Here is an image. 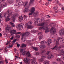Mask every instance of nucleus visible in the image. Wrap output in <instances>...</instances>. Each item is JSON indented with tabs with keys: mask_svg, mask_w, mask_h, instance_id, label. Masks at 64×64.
Returning a JSON list of instances; mask_svg holds the SVG:
<instances>
[{
	"mask_svg": "<svg viewBox=\"0 0 64 64\" xmlns=\"http://www.w3.org/2000/svg\"><path fill=\"white\" fill-rule=\"evenodd\" d=\"M2 14H0V19L2 18Z\"/></svg>",
	"mask_w": 64,
	"mask_h": 64,
	"instance_id": "nucleus-56",
	"label": "nucleus"
},
{
	"mask_svg": "<svg viewBox=\"0 0 64 64\" xmlns=\"http://www.w3.org/2000/svg\"><path fill=\"white\" fill-rule=\"evenodd\" d=\"M60 32H64V29L62 28L60 30Z\"/></svg>",
	"mask_w": 64,
	"mask_h": 64,
	"instance_id": "nucleus-34",
	"label": "nucleus"
},
{
	"mask_svg": "<svg viewBox=\"0 0 64 64\" xmlns=\"http://www.w3.org/2000/svg\"><path fill=\"white\" fill-rule=\"evenodd\" d=\"M44 62L45 63V64H49L50 63L49 61L46 60H45L44 61Z\"/></svg>",
	"mask_w": 64,
	"mask_h": 64,
	"instance_id": "nucleus-31",
	"label": "nucleus"
},
{
	"mask_svg": "<svg viewBox=\"0 0 64 64\" xmlns=\"http://www.w3.org/2000/svg\"><path fill=\"white\" fill-rule=\"evenodd\" d=\"M62 48V46H59L58 48V49H61V48Z\"/></svg>",
	"mask_w": 64,
	"mask_h": 64,
	"instance_id": "nucleus-61",
	"label": "nucleus"
},
{
	"mask_svg": "<svg viewBox=\"0 0 64 64\" xmlns=\"http://www.w3.org/2000/svg\"><path fill=\"white\" fill-rule=\"evenodd\" d=\"M45 25V23H43L41 24H39V26H44Z\"/></svg>",
	"mask_w": 64,
	"mask_h": 64,
	"instance_id": "nucleus-35",
	"label": "nucleus"
},
{
	"mask_svg": "<svg viewBox=\"0 0 64 64\" xmlns=\"http://www.w3.org/2000/svg\"><path fill=\"white\" fill-rule=\"evenodd\" d=\"M32 22H29L28 23H26V26L27 28L28 29H32L33 28V26H29V25H31Z\"/></svg>",
	"mask_w": 64,
	"mask_h": 64,
	"instance_id": "nucleus-4",
	"label": "nucleus"
},
{
	"mask_svg": "<svg viewBox=\"0 0 64 64\" xmlns=\"http://www.w3.org/2000/svg\"><path fill=\"white\" fill-rule=\"evenodd\" d=\"M23 50H24L23 49H21L20 50V52L22 53L21 54V55H23V56H24V52H23Z\"/></svg>",
	"mask_w": 64,
	"mask_h": 64,
	"instance_id": "nucleus-26",
	"label": "nucleus"
},
{
	"mask_svg": "<svg viewBox=\"0 0 64 64\" xmlns=\"http://www.w3.org/2000/svg\"><path fill=\"white\" fill-rule=\"evenodd\" d=\"M7 2H4L1 5V7H2V8H4V7H6V6H7Z\"/></svg>",
	"mask_w": 64,
	"mask_h": 64,
	"instance_id": "nucleus-13",
	"label": "nucleus"
},
{
	"mask_svg": "<svg viewBox=\"0 0 64 64\" xmlns=\"http://www.w3.org/2000/svg\"><path fill=\"white\" fill-rule=\"evenodd\" d=\"M22 3L20 2L18 3V7H20L21 5H23L24 6V7H26V6H27V4H28V2H24L23 4L22 2Z\"/></svg>",
	"mask_w": 64,
	"mask_h": 64,
	"instance_id": "nucleus-6",
	"label": "nucleus"
},
{
	"mask_svg": "<svg viewBox=\"0 0 64 64\" xmlns=\"http://www.w3.org/2000/svg\"><path fill=\"white\" fill-rule=\"evenodd\" d=\"M26 59L25 58H24L23 60L24 62L26 63V64H28V63H29V62H30V59L27 58H26Z\"/></svg>",
	"mask_w": 64,
	"mask_h": 64,
	"instance_id": "nucleus-10",
	"label": "nucleus"
},
{
	"mask_svg": "<svg viewBox=\"0 0 64 64\" xmlns=\"http://www.w3.org/2000/svg\"><path fill=\"white\" fill-rule=\"evenodd\" d=\"M50 54V52L49 51H48L46 52L47 55H49V54Z\"/></svg>",
	"mask_w": 64,
	"mask_h": 64,
	"instance_id": "nucleus-49",
	"label": "nucleus"
},
{
	"mask_svg": "<svg viewBox=\"0 0 64 64\" xmlns=\"http://www.w3.org/2000/svg\"><path fill=\"white\" fill-rule=\"evenodd\" d=\"M32 48L34 49L35 51H38V48L36 47H33Z\"/></svg>",
	"mask_w": 64,
	"mask_h": 64,
	"instance_id": "nucleus-33",
	"label": "nucleus"
},
{
	"mask_svg": "<svg viewBox=\"0 0 64 64\" xmlns=\"http://www.w3.org/2000/svg\"><path fill=\"white\" fill-rule=\"evenodd\" d=\"M5 61L6 62V64H8V61L6 59H5Z\"/></svg>",
	"mask_w": 64,
	"mask_h": 64,
	"instance_id": "nucleus-50",
	"label": "nucleus"
},
{
	"mask_svg": "<svg viewBox=\"0 0 64 64\" xmlns=\"http://www.w3.org/2000/svg\"><path fill=\"white\" fill-rule=\"evenodd\" d=\"M27 17V16L26 15H24V16L23 17L22 16H20L19 17V20L20 21V22H21L23 20H25V19H26V18Z\"/></svg>",
	"mask_w": 64,
	"mask_h": 64,
	"instance_id": "nucleus-7",
	"label": "nucleus"
},
{
	"mask_svg": "<svg viewBox=\"0 0 64 64\" xmlns=\"http://www.w3.org/2000/svg\"><path fill=\"white\" fill-rule=\"evenodd\" d=\"M52 64H57V63H56V62H52Z\"/></svg>",
	"mask_w": 64,
	"mask_h": 64,
	"instance_id": "nucleus-63",
	"label": "nucleus"
},
{
	"mask_svg": "<svg viewBox=\"0 0 64 64\" xmlns=\"http://www.w3.org/2000/svg\"><path fill=\"white\" fill-rule=\"evenodd\" d=\"M59 40H60V42L62 43H64V39H63L62 38H59L58 39V42H56V44L58 45H59V42H58V41H59Z\"/></svg>",
	"mask_w": 64,
	"mask_h": 64,
	"instance_id": "nucleus-9",
	"label": "nucleus"
},
{
	"mask_svg": "<svg viewBox=\"0 0 64 64\" xmlns=\"http://www.w3.org/2000/svg\"><path fill=\"white\" fill-rule=\"evenodd\" d=\"M49 5V2H46V6H47Z\"/></svg>",
	"mask_w": 64,
	"mask_h": 64,
	"instance_id": "nucleus-58",
	"label": "nucleus"
},
{
	"mask_svg": "<svg viewBox=\"0 0 64 64\" xmlns=\"http://www.w3.org/2000/svg\"><path fill=\"white\" fill-rule=\"evenodd\" d=\"M26 46L27 45H26V44H23L22 45L21 47H26Z\"/></svg>",
	"mask_w": 64,
	"mask_h": 64,
	"instance_id": "nucleus-41",
	"label": "nucleus"
},
{
	"mask_svg": "<svg viewBox=\"0 0 64 64\" xmlns=\"http://www.w3.org/2000/svg\"><path fill=\"white\" fill-rule=\"evenodd\" d=\"M32 64H37V62H36V63H35V61L33 60L32 61Z\"/></svg>",
	"mask_w": 64,
	"mask_h": 64,
	"instance_id": "nucleus-47",
	"label": "nucleus"
},
{
	"mask_svg": "<svg viewBox=\"0 0 64 64\" xmlns=\"http://www.w3.org/2000/svg\"><path fill=\"white\" fill-rule=\"evenodd\" d=\"M54 57V56L52 54H50V55L48 56L47 57V58L49 59H51L52 58H53Z\"/></svg>",
	"mask_w": 64,
	"mask_h": 64,
	"instance_id": "nucleus-16",
	"label": "nucleus"
},
{
	"mask_svg": "<svg viewBox=\"0 0 64 64\" xmlns=\"http://www.w3.org/2000/svg\"><path fill=\"white\" fill-rule=\"evenodd\" d=\"M43 61H44L43 59L42 58L39 60V62H43Z\"/></svg>",
	"mask_w": 64,
	"mask_h": 64,
	"instance_id": "nucleus-40",
	"label": "nucleus"
},
{
	"mask_svg": "<svg viewBox=\"0 0 64 64\" xmlns=\"http://www.w3.org/2000/svg\"><path fill=\"white\" fill-rule=\"evenodd\" d=\"M16 37L17 39H19L20 38V36L19 35H17L16 36Z\"/></svg>",
	"mask_w": 64,
	"mask_h": 64,
	"instance_id": "nucleus-38",
	"label": "nucleus"
},
{
	"mask_svg": "<svg viewBox=\"0 0 64 64\" xmlns=\"http://www.w3.org/2000/svg\"><path fill=\"white\" fill-rule=\"evenodd\" d=\"M10 32H16V30H10Z\"/></svg>",
	"mask_w": 64,
	"mask_h": 64,
	"instance_id": "nucleus-32",
	"label": "nucleus"
},
{
	"mask_svg": "<svg viewBox=\"0 0 64 64\" xmlns=\"http://www.w3.org/2000/svg\"><path fill=\"white\" fill-rule=\"evenodd\" d=\"M60 51L61 52L60 54L62 55H64V49H62Z\"/></svg>",
	"mask_w": 64,
	"mask_h": 64,
	"instance_id": "nucleus-24",
	"label": "nucleus"
},
{
	"mask_svg": "<svg viewBox=\"0 0 64 64\" xmlns=\"http://www.w3.org/2000/svg\"><path fill=\"white\" fill-rule=\"evenodd\" d=\"M50 31L52 32H56V28L54 29L53 27H52L51 28L50 30Z\"/></svg>",
	"mask_w": 64,
	"mask_h": 64,
	"instance_id": "nucleus-19",
	"label": "nucleus"
},
{
	"mask_svg": "<svg viewBox=\"0 0 64 64\" xmlns=\"http://www.w3.org/2000/svg\"><path fill=\"white\" fill-rule=\"evenodd\" d=\"M55 32H50V34L51 35H54V34H55Z\"/></svg>",
	"mask_w": 64,
	"mask_h": 64,
	"instance_id": "nucleus-53",
	"label": "nucleus"
},
{
	"mask_svg": "<svg viewBox=\"0 0 64 64\" xmlns=\"http://www.w3.org/2000/svg\"><path fill=\"white\" fill-rule=\"evenodd\" d=\"M12 34L10 35V40H12L13 39V36H12V35H14V34H15L16 35H17L18 34H19L21 33L20 32H10Z\"/></svg>",
	"mask_w": 64,
	"mask_h": 64,
	"instance_id": "nucleus-5",
	"label": "nucleus"
},
{
	"mask_svg": "<svg viewBox=\"0 0 64 64\" xmlns=\"http://www.w3.org/2000/svg\"><path fill=\"white\" fill-rule=\"evenodd\" d=\"M46 16L47 18H50V16L48 15H46Z\"/></svg>",
	"mask_w": 64,
	"mask_h": 64,
	"instance_id": "nucleus-54",
	"label": "nucleus"
},
{
	"mask_svg": "<svg viewBox=\"0 0 64 64\" xmlns=\"http://www.w3.org/2000/svg\"><path fill=\"white\" fill-rule=\"evenodd\" d=\"M53 10H57L58 9V8L57 7H56L53 8Z\"/></svg>",
	"mask_w": 64,
	"mask_h": 64,
	"instance_id": "nucleus-45",
	"label": "nucleus"
},
{
	"mask_svg": "<svg viewBox=\"0 0 64 64\" xmlns=\"http://www.w3.org/2000/svg\"><path fill=\"white\" fill-rule=\"evenodd\" d=\"M59 34L60 35H64V32H59Z\"/></svg>",
	"mask_w": 64,
	"mask_h": 64,
	"instance_id": "nucleus-36",
	"label": "nucleus"
},
{
	"mask_svg": "<svg viewBox=\"0 0 64 64\" xmlns=\"http://www.w3.org/2000/svg\"><path fill=\"white\" fill-rule=\"evenodd\" d=\"M57 46H55L53 48H52V50H53V49H54L55 48H57Z\"/></svg>",
	"mask_w": 64,
	"mask_h": 64,
	"instance_id": "nucleus-51",
	"label": "nucleus"
},
{
	"mask_svg": "<svg viewBox=\"0 0 64 64\" xmlns=\"http://www.w3.org/2000/svg\"><path fill=\"white\" fill-rule=\"evenodd\" d=\"M17 41V39H15L14 40L12 41L13 43H15Z\"/></svg>",
	"mask_w": 64,
	"mask_h": 64,
	"instance_id": "nucleus-52",
	"label": "nucleus"
},
{
	"mask_svg": "<svg viewBox=\"0 0 64 64\" xmlns=\"http://www.w3.org/2000/svg\"><path fill=\"white\" fill-rule=\"evenodd\" d=\"M17 47H19L20 46V44H17Z\"/></svg>",
	"mask_w": 64,
	"mask_h": 64,
	"instance_id": "nucleus-62",
	"label": "nucleus"
},
{
	"mask_svg": "<svg viewBox=\"0 0 64 64\" xmlns=\"http://www.w3.org/2000/svg\"><path fill=\"white\" fill-rule=\"evenodd\" d=\"M34 22L35 23H38V22L37 21V18L34 19Z\"/></svg>",
	"mask_w": 64,
	"mask_h": 64,
	"instance_id": "nucleus-30",
	"label": "nucleus"
},
{
	"mask_svg": "<svg viewBox=\"0 0 64 64\" xmlns=\"http://www.w3.org/2000/svg\"><path fill=\"white\" fill-rule=\"evenodd\" d=\"M52 43V40L50 39H48V41L46 42V44L48 46H49L50 43Z\"/></svg>",
	"mask_w": 64,
	"mask_h": 64,
	"instance_id": "nucleus-12",
	"label": "nucleus"
},
{
	"mask_svg": "<svg viewBox=\"0 0 64 64\" xmlns=\"http://www.w3.org/2000/svg\"><path fill=\"white\" fill-rule=\"evenodd\" d=\"M56 60L58 62L59 61H61V58H57L56 59Z\"/></svg>",
	"mask_w": 64,
	"mask_h": 64,
	"instance_id": "nucleus-46",
	"label": "nucleus"
},
{
	"mask_svg": "<svg viewBox=\"0 0 64 64\" xmlns=\"http://www.w3.org/2000/svg\"><path fill=\"white\" fill-rule=\"evenodd\" d=\"M43 38V36L42 34H40L39 37V38L40 40H41Z\"/></svg>",
	"mask_w": 64,
	"mask_h": 64,
	"instance_id": "nucleus-27",
	"label": "nucleus"
},
{
	"mask_svg": "<svg viewBox=\"0 0 64 64\" xmlns=\"http://www.w3.org/2000/svg\"><path fill=\"white\" fill-rule=\"evenodd\" d=\"M30 33L29 32H26L25 33L22 32L20 34V35H21L22 37L21 38V40H22L23 42H25L26 41V38H23V37H27L29 35H30Z\"/></svg>",
	"mask_w": 64,
	"mask_h": 64,
	"instance_id": "nucleus-2",
	"label": "nucleus"
},
{
	"mask_svg": "<svg viewBox=\"0 0 64 64\" xmlns=\"http://www.w3.org/2000/svg\"><path fill=\"white\" fill-rule=\"evenodd\" d=\"M30 11V10L28 9V8H25L24 10V13H26V12H28Z\"/></svg>",
	"mask_w": 64,
	"mask_h": 64,
	"instance_id": "nucleus-21",
	"label": "nucleus"
},
{
	"mask_svg": "<svg viewBox=\"0 0 64 64\" xmlns=\"http://www.w3.org/2000/svg\"><path fill=\"white\" fill-rule=\"evenodd\" d=\"M12 46H13L12 45H10L9 46V47L10 48H12Z\"/></svg>",
	"mask_w": 64,
	"mask_h": 64,
	"instance_id": "nucleus-59",
	"label": "nucleus"
},
{
	"mask_svg": "<svg viewBox=\"0 0 64 64\" xmlns=\"http://www.w3.org/2000/svg\"><path fill=\"white\" fill-rule=\"evenodd\" d=\"M16 26L17 28H19V29L20 30H22L23 28V26L22 25V24H18L16 25Z\"/></svg>",
	"mask_w": 64,
	"mask_h": 64,
	"instance_id": "nucleus-8",
	"label": "nucleus"
},
{
	"mask_svg": "<svg viewBox=\"0 0 64 64\" xmlns=\"http://www.w3.org/2000/svg\"><path fill=\"white\" fill-rule=\"evenodd\" d=\"M39 48H40V49H43V48H44L46 47V46L45 45H41L40 46L38 47Z\"/></svg>",
	"mask_w": 64,
	"mask_h": 64,
	"instance_id": "nucleus-20",
	"label": "nucleus"
},
{
	"mask_svg": "<svg viewBox=\"0 0 64 64\" xmlns=\"http://www.w3.org/2000/svg\"><path fill=\"white\" fill-rule=\"evenodd\" d=\"M48 28H46V27L44 26H42L39 28L38 29L39 30H41V29H43V30H45V29H46L45 32H49V30H47V29Z\"/></svg>",
	"mask_w": 64,
	"mask_h": 64,
	"instance_id": "nucleus-11",
	"label": "nucleus"
},
{
	"mask_svg": "<svg viewBox=\"0 0 64 64\" xmlns=\"http://www.w3.org/2000/svg\"><path fill=\"white\" fill-rule=\"evenodd\" d=\"M37 32V31L35 30H32L31 31V32Z\"/></svg>",
	"mask_w": 64,
	"mask_h": 64,
	"instance_id": "nucleus-42",
	"label": "nucleus"
},
{
	"mask_svg": "<svg viewBox=\"0 0 64 64\" xmlns=\"http://www.w3.org/2000/svg\"><path fill=\"white\" fill-rule=\"evenodd\" d=\"M62 59H63V60H64V56L62 57Z\"/></svg>",
	"mask_w": 64,
	"mask_h": 64,
	"instance_id": "nucleus-64",
	"label": "nucleus"
},
{
	"mask_svg": "<svg viewBox=\"0 0 64 64\" xmlns=\"http://www.w3.org/2000/svg\"><path fill=\"white\" fill-rule=\"evenodd\" d=\"M34 0H30V5H33V3Z\"/></svg>",
	"mask_w": 64,
	"mask_h": 64,
	"instance_id": "nucleus-28",
	"label": "nucleus"
},
{
	"mask_svg": "<svg viewBox=\"0 0 64 64\" xmlns=\"http://www.w3.org/2000/svg\"><path fill=\"white\" fill-rule=\"evenodd\" d=\"M12 13V11L10 10H8L7 12L4 13L3 15V16H4V17L6 18V16L7 17L5 19V21L6 22H8V21H10V18L9 17H10V15H11Z\"/></svg>",
	"mask_w": 64,
	"mask_h": 64,
	"instance_id": "nucleus-1",
	"label": "nucleus"
},
{
	"mask_svg": "<svg viewBox=\"0 0 64 64\" xmlns=\"http://www.w3.org/2000/svg\"><path fill=\"white\" fill-rule=\"evenodd\" d=\"M59 5L61 8L62 10H64V6L61 3H59Z\"/></svg>",
	"mask_w": 64,
	"mask_h": 64,
	"instance_id": "nucleus-22",
	"label": "nucleus"
},
{
	"mask_svg": "<svg viewBox=\"0 0 64 64\" xmlns=\"http://www.w3.org/2000/svg\"><path fill=\"white\" fill-rule=\"evenodd\" d=\"M40 43L42 44H44V43H46V41L44 40L41 42Z\"/></svg>",
	"mask_w": 64,
	"mask_h": 64,
	"instance_id": "nucleus-39",
	"label": "nucleus"
},
{
	"mask_svg": "<svg viewBox=\"0 0 64 64\" xmlns=\"http://www.w3.org/2000/svg\"><path fill=\"white\" fill-rule=\"evenodd\" d=\"M7 2L9 4H13L14 3V1L12 0H7Z\"/></svg>",
	"mask_w": 64,
	"mask_h": 64,
	"instance_id": "nucleus-15",
	"label": "nucleus"
},
{
	"mask_svg": "<svg viewBox=\"0 0 64 64\" xmlns=\"http://www.w3.org/2000/svg\"><path fill=\"white\" fill-rule=\"evenodd\" d=\"M31 40H27L26 41L27 44H28V45H30L31 44Z\"/></svg>",
	"mask_w": 64,
	"mask_h": 64,
	"instance_id": "nucleus-25",
	"label": "nucleus"
},
{
	"mask_svg": "<svg viewBox=\"0 0 64 64\" xmlns=\"http://www.w3.org/2000/svg\"><path fill=\"white\" fill-rule=\"evenodd\" d=\"M31 13H33L34 11H35V8H32L30 11Z\"/></svg>",
	"mask_w": 64,
	"mask_h": 64,
	"instance_id": "nucleus-18",
	"label": "nucleus"
},
{
	"mask_svg": "<svg viewBox=\"0 0 64 64\" xmlns=\"http://www.w3.org/2000/svg\"><path fill=\"white\" fill-rule=\"evenodd\" d=\"M19 15L18 14H14L12 15H11V17L12 18V20L11 21H12V22H15V19H16V17H18Z\"/></svg>",
	"mask_w": 64,
	"mask_h": 64,
	"instance_id": "nucleus-3",
	"label": "nucleus"
},
{
	"mask_svg": "<svg viewBox=\"0 0 64 64\" xmlns=\"http://www.w3.org/2000/svg\"><path fill=\"white\" fill-rule=\"evenodd\" d=\"M4 52H7V51H8V50H7V48H5V49H4Z\"/></svg>",
	"mask_w": 64,
	"mask_h": 64,
	"instance_id": "nucleus-43",
	"label": "nucleus"
},
{
	"mask_svg": "<svg viewBox=\"0 0 64 64\" xmlns=\"http://www.w3.org/2000/svg\"><path fill=\"white\" fill-rule=\"evenodd\" d=\"M10 42H11V41H8L6 42V45H8V44H10Z\"/></svg>",
	"mask_w": 64,
	"mask_h": 64,
	"instance_id": "nucleus-44",
	"label": "nucleus"
},
{
	"mask_svg": "<svg viewBox=\"0 0 64 64\" xmlns=\"http://www.w3.org/2000/svg\"><path fill=\"white\" fill-rule=\"evenodd\" d=\"M55 1L58 3V5H59V3H60L58 1V0H55Z\"/></svg>",
	"mask_w": 64,
	"mask_h": 64,
	"instance_id": "nucleus-55",
	"label": "nucleus"
},
{
	"mask_svg": "<svg viewBox=\"0 0 64 64\" xmlns=\"http://www.w3.org/2000/svg\"><path fill=\"white\" fill-rule=\"evenodd\" d=\"M44 51H45V50H42L41 51L40 54H43V53H44Z\"/></svg>",
	"mask_w": 64,
	"mask_h": 64,
	"instance_id": "nucleus-48",
	"label": "nucleus"
},
{
	"mask_svg": "<svg viewBox=\"0 0 64 64\" xmlns=\"http://www.w3.org/2000/svg\"><path fill=\"white\" fill-rule=\"evenodd\" d=\"M4 60H0V64H4Z\"/></svg>",
	"mask_w": 64,
	"mask_h": 64,
	"instance_id": "nucleus-37",
	"label": "nucleus"
},
{
	"mask_svg": "<svg viewBox=\"0 0 64 64\" xmlns=\"http://www.w3.org/2000/svg\"><path fill=\"white\" fill-rule=\"evenodd\" d=\"M26 55H28V57H31V54L29 52H27V53L26 54Z\"/></svg>",
	"mask_w": 64,
	"mask_h": 64,
	"instance_id": "nucleus-23",
	"label": "nucleus"
},
{
	"mask_svg": "<svg viewBox=\"0 0 64 64\" xmlns=\"http://www.w3.org/2000/svg\"><path fill=\"white\" fill-rule=\"evenodd\" d=\"M10 28V26L9 25H7L6 28V30L7 32H9Z\"/></svg>",
	"mask_w": 64,
	"mask_h": 64,
	"instance_id": "nucleus-14",
	"label": "nucleus"
},
{
	"mask_svg": "<svg viewBox=\"0 0 64 64\" xmlns=\"http://www.w3.org/2000/svg\"><path fill=\"white\" fill-rule=\"evenodd\" d=\"M50 26H53V23H52L50 24Z\"/></svg>",
	"mask_w": 64,
	"mask_h": 64,
	"instance_id": "nucleus-57",
	"label": "nucleus"
},
{
	"mask_svg": "<svg viewBox=\"0 0 64 64\" xmlns=\"http://www.w3.org/2000/svg\"><path fill=\"white\" fill-rule=\"evenodd\" d=\"M9 24H10L11 25L12 27H15V25L14 24V23H12L11 22H10Z\"/></svg>",
	"mask_w": 64,
	"mask_h": 64,
	"instance_id": "nucleus-29",
	"label": "nucleus"
},
{
	"mask_svg": "<svg viewBox=\"0 0 64 64\" xmlns=\"http://www.w3.org/2000/svg\"><path fill=\"white\" fill-rule=\"evenodd\" d=\"M32 13L33 12H31V13L30 12L29 13V15H32Z\"/></svg>",
	"mask_w": 64,
	"mask_h": 64,
	"instance_id": "nucleus-60",
	"label": "nucleus"
},
{
	"mask_svg": "<svg viewBox=\"0 0 64 64\" xmlns=\"http://www.w3.org/2000/svg\"><path fill=\"white\" fill-rule=\"evenodd\" d=\"M39 14V13L38 12H36L33 13V16L34 17H36L37 16H38Z\"/></svg>",
	"mask_w": 64,
	"mask_h": 64,
	"instance_id": "nucleus-17",
	"label": "nucleus"
}]
</instances>
